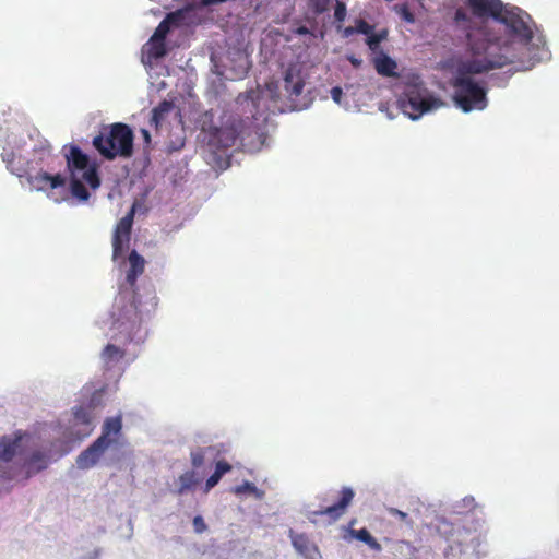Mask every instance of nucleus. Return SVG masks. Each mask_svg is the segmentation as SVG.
<instances>
[{"instance_id": "nucleus-36", "label": "nucleus", "mask_w": 559, "mask_h": 559, "mask_svg": "<svg viewBox=\"0 0 559 559\" xmlns=\"http://www.w3.org/2000/svg\"><path fill=\"white\" fill-rule=\"evenodd\" d=\"M347 15L346 4L342 1L336 0L334 8V19L337 23H343Z\"/></svg>"}, {"instance_id": "nucleus-25", "label": "nucleus", "mask_w": 559, "mask_h": 559, "mask_svg": "<svg viewBox=\"0 0 559 559\" xmlns=\"http://www.w3.org/2000/svg\"><path fill=\"white\" fill-rule=\"evenodd\" d=\"M70 190L73 197L78 198L81 201H87L90 198V193L79 178L75 177V175H71L70 179Z\"/></svg>"}, {"instance_id": "nucleus-44", "label": "nucleus", "mask_w": 559, "mask_h": 559, "mask_svg": "<svg viewBox=\"0 0 559 559\" xmlns=\"http://www.w3.org/2000/svg\"><path fill=\"white\" fill-rule=\"evenodd\" d=\"M348 60L355 68H359L361 66V60L354 56L349 57Z\"/></svg>"}, {"instance_id": "nucleus-4", "label": "nucleus", "mask_w": 559, "mask_h": 559, "mask_svg": "<svg viewBox=\"0 0 559 559\" xmlns=\"http://www.w3.org/2000/svg\"><path fill=\"white\" fill-rule=\"evenodd\" d=\"M133 131L122 122L103 128L93 139V146L107 160L116 157L130 158L133 155Z\"/></svg>"}, {"instance_id": "nucleus-3", "label": "nucleus", "mask_w": 559, "mask_h": 559, "mask_svg": "<svg viewBox=\"0 0 559 559\" xmlns=\"http://www.w3.org/2000/svg\"><path fill=\"white\" fill-rule=\"evenodd\" d=\"M142 323L143 316L135 294H120L111 313L110 338L127 345L139 336Z\"/></svg>"}, {"instance_id": "nucleus-42", "label": "nucleus", "mask_w": 559, "mask_h": 559, "mask_svg": "<svg viewBox=\"0 0 559 559\" xmlns=\"http://www.w3.org/2000/svg\"><path fill=\"white\" fill-rule=\"evenodd\" d=\"M356 34L355 26H347L343 29V37L348 38Z\"/></svg>"}, {"instance_id": "nucleus-12", "label": "nucleus", "mask_w": 559, "mask_h": 559, "mask_svg": "<svg viewBox=\"0 0 559 559\" xmlns=\"http://www.w3.org/2000/svg\"><path fill=\"white\" fill-rule=\"evenodd\" d=\"M122 430V420L120 416L108 417L103 424L102 433L97 439H103L107 445L118 443Z\"/></svg>"}, {"instance_id": "nucleus-13", "label": "nucleus", "mask_w": 559, "mask_h": 559, "mask_svg": "<svg viewBox=\"0 0 559 559\" xmlns=\"http://www.w3.org/2000/svg\"><path fill=\"white\" fill-rule=\"evenodd\" d=\"M305 82L296 67H288L284 73V88L289 97H298L304 90Z\"/></svg>"}, {"instance_id": "nucleus-7", "label": "nucleus", "mask_w": 559, "mask_h": 559, "mask_svg": "<svg viewBox=\"0 0 559 559\" xmlns=\"http://www.w3.org/2000/svg\"><path fill=\"white\" fill-rule=\"evenodd\" d=\"M63 152L67 160V168L71 175H75V170H82L83 180L88 183L92 189H96L100 186V179L96 167L88 166V156L83 153L79 146H64Z\"/></svg>"}, {"instance_id": "nucleus-29", "label": "nucleus", "mask_w": 559, "mask_h": 559, "mask_svg": "<svg viewBox=\"0 0 559 559\" xmlns=\"http://www.w3.org/2000/svg\"><path fill=\"white\" fill-rule=\"evenodd\" d=\"M148 55L154 59H159L167 53L165 40H153L152 38L148 41Z\"/></svg>"}, {"instance_id": "nucleus-14", "label": "nucleus", "mask_w": 559, "mask_h": 559, "mask_svg": "<svg viewBox=\"0 0 559 559\" xmlns=\"http://www.w3.org/2000/svg\"><path fill=\"white\" fill-rule=\"evenodd\" d=\"M373 66H374L376 71L382 76H386V78L397 76L396 62L391 57H389L388 55H385L383 52H381L380 56H378L373 59Z\"/></svg>"}, {"instance_id": "nucleus-37", "label": "nucleus", "mask_w": 559, "mask_h": 559, "mask_svg": "<svg viewBox=\"0 0 559 559\" xmlns=\"http://www.w3.org/2000/svg\"><path fill=\"white\" fill-rule=\"evenodd\" d=\"M373 26L370 25L369 23H367L365 20L362 19H358L356 20V25H355V31H356V34H364V35H369L373 32Z\"/></svg>"}, {"instance_id": "nucleus-31", "label": "nucleus", "mask_w": 559, "mask_h": 559, "mask_svg": "<svg viewBox=\"0 0 559 559\" xmlns=\"http://www.w3.org/2000/svg\"><path fill=\"white\" fill-rule=\"evenodd\" d=\"M186 16H187V11L177 10V11L168 13L164 20H168V24L171 27H179L185 24Z\"/></svg>"}, {"instance_id": "nucleus-27", "label": "nucleus", "mask_w": 559, "mask_h": 559, "mask_svg": "<svg viewBox=\"0 0 559 559\" xmlns=\"http://www.w3.org/2000/svg\"><path fill=\"white\" fill-rule=\"evenodd\" d=\"M454 22L456 23L457 26L466 29V34L468 32H476L478 31L480 27L478 28H474L472 27V24H473V20L472 17L467 14V12L462 9V8H459L455 10V13H454Z\"/></svg>"}, {"instance_id": "nucleus-32", "label": "nucleus", "mask_w": 559, "mask_h": 559, "mask_svg": "<svg viewBox=\"0 0 559 559\" xmlns=\"http://www.w3.org/2000/svg\"><path fill=\"white\" fill-rule=\"evenodd\" d=\"M393 10L405 22H407V23H414L415 22V15L409 10V7H408L407 3L395 4L393 7Z\"/></svg>"}, {"instance_id": "nucleus-23", "label": "nucleus", "mask_w": 559, "mask_h": 559, "mask_svg": "<svg viewBox=\"0 0 559 559\" xmlns=\"http://www.w3.org/2000/svg\"><path fill=\"white\" fill-rule=\"evenodd\" d=\"M350 535L354 538L367 544L374 551L382 550L380 543L369 533L367 528L350 530Z\"/></svg>"}, {"instance_id": "nucleus-49", "label": "nucleus", "mask_w": 559, "mask_h": 559, "mask_svg": "<svg viewBox=\"0 0 559 559\" xmlns=\"http://www.w3.org/2000/svg\"><path fill=\"white\" fill-rule=\"evenodd\" d=\"M43 155L46 154V155H49V152H46V151H43L41 153Z\"/></svg>"}, {"instance_id": "nucleus-40", "label": "nucleus", "mask_w": 559, "mask_h": 559, "mask_svg": "<svg viewBox=\"0 0 559 559\" xmlns=\"http://www.w3.org/2000/svg\"><path fill=\"white\" fill-rule=\"evenodd\" d=\"M343 96V90L340 86H334L331 90V97L336 103L340 104Z\"/></svg>"}, {"instance_id": "nucleus-48", "label": "nucleus", "mask_w": 559, "mask_h": 559, "mask_svg": "<svg viewBox=\"0 0 559 559\" xmlns=\"http://www.w3.org/2000/svg\"><path fill=\"white\" fill-rule=\"evenodd\" d=\"M43 155L46 154V155H49V152H46V151H43L41 153Z\"/></svg>"}, {"instance_id": "nucleus-26", "label": "nucleus", "mask_w": 559, "mask_h": 559, "mask_svg": "<svg viewBox=\"0 0 559 559\" xmlns=\"http://www.w3.org/2000/svg\"><path fill=\"white\" fill-rule=\"evenodd\" d=\"M16 157L17 156L12 151L3 152L2 153V159L7 164V168L12 174L16 175L20 178H23L25 176V174H26V167H24V166L15 167V159H16Z\"/></svg>"}, {"instance_id": "nucleus-18", "label": "nucleus", "mask_w": 559, "mask_h": 559, "mask_svg": "<svg viewBox=\"0 0 559 559\" xmlns=\"http://www.w3.org/2000/svg\"><path fill=\"white\" fill-rule=\"evenodd\" d=\"M124 356L126 349L115 344H107L102 352V358L108 367L119 362Z\"/></svg>"}, {"instance_id": "nucleus-8", "label": "nucleus", "mask_w": 559, "mask_h": 559, "mask_svg": "<svg viewBox=\"0 0 559 559\" xmlns=\"http://www.w3.org/2000/svg\"><path fill=\"white\" fill-rule=\"evenodd\" d=\"M135 203L130 211L119 219L112 235V259L122 257L131 240V230L135 214Z\"/></svg>"}, {"instance_id": "nucleus-41", "label": "nucleus", "mask_w": 559, "mask_h": 559, "mask_svg": "<svg viewBox=\"0 0 559 559\" xmlns=\"http://www.w3.org/2000/svg\"><path fill=\"white\" fill-rule=\"evenodd\" d=\"M390 513L392 515L397 516L401 521H405V522L408 521V514L406 512H403V511L399 510V509H391Z\"/></svg>"}, {"instance_id": "nucleus-10", "label": "nucleus", "mask_w": 559, "mask_h": 559, "mask_svg": "<svg viewBox=\"0 0 559 559\" xmlns=\"http://www.w3.org/2000/svg\"><path fill=\"white\" fill-rule=\"evenodd\" d=\"M467 5L474 16H490L497 21L506 9L500 0H467Z\"/></svg>"}, {"instance_id": "nucleus-2", "label": "nucleus", "mask_w": 559, "mask_h": 559, "mask_svg": "<svg viewBox=\"0 0 559 559\" xmlns=\"http://www.w3.org/2000/svg\"><path fill=\"white\" fill-rule=\"evenodd\" d=\"M500 23L506 26V34H499L481 26L476 32H468L465 39L469 41L471 37L481 38L495 45L498 52L508 50L514 56L510 64H518L516 70H528L534 66L535 55H530V43L533 38L531 26V16L519 8L504 9L500 17Z\"/></svg>"}, {"instance_id": "nucleus-6", "label": "nucleus", "mask_w": 559, "mask_h": 559, "mask_svg": "<svg viewBox=\"0 0 559 559\" xmlns=\"http://www.w3.org/2000/svg\"><path fill=\"white\" fill-rule=\"evenodd\" d=\"M354 498L355 491L350 487L344 486L340 490H331L325 497L320 498L322 503H331L322 506L320 510L310 511L308 519L312 523H318L321 518H325L328 524H333L347 512Z\"/></svg>"}, {"instance_id": "nucleus-47", "label": "nucleus", "mask_w": 559, "mask_h": 559, "mask_svg": "<svg viewBox=\"0 0 559 559\" xmlns=\"http://www.w3.org/2000/svg\"><path fill=\"white\" fill-rule=\"evenodd\" d=\"M297 33H298V34H302V35H304V34H308V28H307V27H305V26H301V27H299V28L297 29Z\"/></svg>"}, {"instance_id": "nucleus-11", "label": "nucleus", "mask_w": 559, "mask_h": 559, "mask_svg": "<svg viewBox=\"0 0 559 559\" xmlns=\"http://www.w3.org/2000/svg\"><path fill=\"white\" fill-rule=\"evenodd\" d=\"M109 445L103 442V439H96L88 445L76 459V465L81 469H88L96 465Z\"/></svg>"}, {"instance_id": "nucleus-39", "label": "nucleus", "mask_w": 559, "mask_h": 559, "mask_svg": "<svg viewBox=\"0 0 559 559\" xmlns=\"http://www.w3.org/2000/svg\"><path fill=\"white\" fill-rule=\"evenodd\" d=\"M192 523L194 532L198 534H201L207 530V525L201 515H195Z\"/></svg>"}, {"instance_id": "nucleus-19", "label": "nucleus", "mask_w": 559, "mask_h": 559, "mask_svg": "<svg viewBox=\"0 0 559 559\" xmlns=\"http://www.w3.org/2000/svg\"><path fill=\"white\" fill-rule=\"evenodd\" d=\"M179 487L175 490V493L181 496L189 490H192L199 483V478L194 471H187L181 474L178 478Z\"/></svg>"}, {"instance_id": "nucleus-35", "label": "nucleus", "mask_w": 559, "mask_h": 559, "mask_svg": "<svg viewBox=\"0 0 559 559\" xmlns=\"http://www.w3.org/2000/svg\"><path fill=\"white\" fill-rule=\"evenodd\" d=\"M170 29L171 26L168 24V20H163L156 27L151 38L153 40H165Z\"/></svg>"}, {"instance_id": "nucleus-21", "label": "nucleus", "mask_w": 559, "mask_h": 559, "mask_svg": "<svg viewBox=\"0 0 559 559\" xmlns=\"http://www.w3.org/2000/svg\"><path fill=\"white\" fill-rule=\"evenodd\" d=\"M215 136L219 146L228 148L235 145L239 133L235 128H219L217 129Z\"/></svg>"}, {"instance_id": "nucleus-20", "label": "nucleus", "mask_w": 559, "mask_h": 559, "mask_svg": "<svg viewBox=\"0 0 559 559\" xmlns=\"http://www.w3.org/2000/svg\"><path fill=\"white\" fill-rule=\"evenodd\" d=\"M175 108V104L171 100H163L152 110L151 123L154 124L155 128H158L159 124L164 121L166 115H168Z\"/></svg>"}, {"instance_id": "nucleus-16", "label": "nucleus", "mask_w": 559, "mask_h": 559, "mask_svg": "<svg viewBox=\"0 0 559 559\" xmlns=\"http://www.w3.org/2000/svg\"><path fill=\"white\" fill-rule=\"evenodd\" d=\"M21 436H16L14 439L3 437L0 439V460L9 462L15 455L20 448Z\"/></svg>"}, {"instance_id": "nucleus-5", "label": "nucleus", "mask_w": 559, "mask_h": 559, "mask_svg": "<svg viewBox=\"0 0 559 559\" xmlns=\"http://www.w3.org/2000/svg\"><path fill=\"white\" fill-rule=\"evenodd\" d=\"M399 104L405 115L416 120L425 112L439 108L442 102L430 95L423 82H413L405 85Z\"/></svg>"}, {"instance_id": "nucleus-43", "label": "nucleus", "mask_w": 559, "mask_h": 559, "mask_svg": "<svg viewBox=\"0 0 559 559\" xmlns=\"http://www.w3.org/2000/svg\"><path fill=\"white\" fill-rule=\"evenodd\" d=\"M19 166H24V167H26L31 171L29 163L28 162L24 163L21 156H17L16 159H15V167H19Z\"/></svg>"}, {"instance_id": "nucleus-38", "label": "nucleus", "mask_w": 559, "mask_h": 559, "mask_svg": "<svg viewBox=\"0 0 559 559\" xmlns=\"http://www.w3.org/2000/svg\"><path fill=\"white\" fill-rule=\"evenodd\" d=\"M366 43L371 51L377 52L381 41L379 37H377V35L372 32L367 36Z\"/></svg>"}, {"instance_id": "nucleus-45", "label": "nucleus", "mask_w": 559, "mask_h": 559, "mask_svg": "<svg viewBox=\"0 0 559 559\" xmlns=\"http://www.w3.org/2000/svg\"><path fill=\"white\" fill-rule=\"evenodd\" d=\"M377 35V37H379L380 41L386 39L388 37V31L386 29H382L378 33H374Z\"/></svg>"}, {"instance_id": "nucleus-15", "label": "nucleus", "mask_w": 559, "mask_h": 559, "mask_svg": "<svg viewBox=\"0 0 559 559\" xmlns=\"http://www.w3.org/2000/svg\"><path fill=\"white\" fill-rule=\"evenodd\" d=\"M130 269L127 272V281L129 284L134 285L139 275L144 272L145 261L135 250L129 254Z\"/></svg>"}, {"instance_id": "nucleus-46", "label": "nucleus", "mask_w": 559, "mask_h": 559, "mask_svg": "<svg viewBox=\"0 0 559 559\" xmlns=\"http://www.w3.org/2000/svg\"><path fill=\"white\" fill-rule=\"evenodd\" d=\"M141 132H142V135L144 138V141L146 143H150L151 142V134H150V132L146 129H142Z\"/></svg>"}, {"instance_id": "nucleus-17", "label": "nucleus", "mask_w": 559, "mask_h": 559, "mask_svg": "<svg viewBox=\"0 0 559 559\" xmlns=\"http://www.w3.org/2000/svg\"><path fill=\"white\" fill-rule=\"evenodd\" d=\"M231 469H233V466L227 461H225V460L217 461L215 463L214 473L205 481L204 491L207 492L212 488H214L219 483L222 477L226 473H229Z\"/></svg>"}, {"instance_id": "nucleus-34", "label": "nucleus", "mask_w": 559, "mask_h": 559, "mask_svg": "<svg viewBox=\"0 0 559 559\" xmlns=\"http://www.w3.org/2000/svg\"><path fill=\"white\" fill-rule=\"evenodd\" d=\"M331 0H308V8L317 15L328 11Z\"/></svg>"}, {"instance_id": "nucleus-28", "label": "nucleus", "mask_w": 559, "mask_h": 559, "mask_svg": "<svg viewBox=\"0 0 559 559\" xmlns=\"http://www.w3.org/2000/svg\"><path fill=\"white\" fill-rule=\"evenodd\" d=\"M75 424L85 425L87 427L92 424V413L88 407L79 406L73 412Z\"/></svg>"}, {"instance_id": "nucleus-9", "label": "nucleus", "mask_w": 559, "mask_h": 559, "mask_svg": "<svg viewBox=\"0 0 559 559\" xmlns=\"http://www.w3.org/2000/svg\"><path fill=\"white\" fill-rule=\"evenodd\" d=\"M23 178H26L27 183L37 191H48L60 187H64L67 178L61 174L50 175L47 171H38L33 175L26 168V174Z\"/></svg>"}, {"instance_id": "nucleus-33", "label": "nucleus", "mask_w": 559, "mask_h": 559, "mask_svg": "<svg viewBox=\"0 0 559 559\" xmlns=\"http://www.w3.org/2000/svg\"><path fill=\"white\" fill-rule=\"evenodd\" d=\"M233 492L240 496L245 493L261 496V491L257 488V486L253 483L245 481L241 485L236 486L233 488Z\"/></svg>"}, {"instance_id": "nucleus-22", "label": "nucleus", "mask_w": 559, "mask_h": 559, "mask_svg": "<svg viewBox=\"0 0 559 559\" xmlns=\"http://www.w3.org/2000/svg\"><path fill=\"white\" fill-rule=\"evenodd\" d=\"M289 537L298 552L305 556L310 554L311 543L306 534H297L293 530H289Z\"/></svg>"}, {"instance_id": "nucleus-1", "label": "nucleus", "mask_w": 559, "mask_h": 559, "mask_svg": "<svg viewBox=\"0 0 559 559\" xmlns=\"http://www.w3.org/2000/svg\"><path fill=\"white\" fill-rule=\"evenodd\" d=\"M497 47L487 40L471 37L465 39L464 49L456 64L453 79L455 105L464 112L483 110L488 105L487 88L476 82L472 75L488 73L492 70L510 66L514 56L508 50L496 51Z\"/></svg>"}, {"instance_id": "nucleus-24", "label": "nucleus", "mask_w": 559, "mask_h": 559, "mask_svg": "<svg viewBox=\"0 0 559 559\" xmlns=\"http://www.w3.org/2000/svg\"><path fill=\"white\" fill-rule=\"evenodd\" d=\"M26 466L27 473L40 472L47 467V456L40 451H35L27 460Z\"/></svg>"}, {"instance_id": "nucleus-30", "label": "nucleus", "mask_w": 559, "mask_h": 559, "mask_svg": "<svg viewBox=\"0 0 559 559\" xmlns=\"http://www.w3.org/2000/svg\"><path fill=\"white\" fill-rule=\"evenodd\" d=\"M211 448H197L190 452L191 465L193 468H200L205 462V456Z\"/></svg>"}]
</instances>
